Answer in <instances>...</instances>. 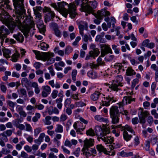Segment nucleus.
I'll use <instances>...</instances> for the list:
<instances>
[{"instance_id":"obj_39","label":"nucleus","mask_w":158,"mask_h":158,"mask_svg":"<svg viewBox=\"0 0 158 158\" xmlns=\"http://www.w3.org/2000/svg\"><path fill=\"white\" fill-rule=\"evenodd\" d=\"M63 126L60 124H57L55 130V131L56 132L62 133L63 132Z\"/></svg>"},{"instance_id":"obj_51","label":"nucleus","mask_w":158,"mask_h":158,"mask_svg":"<svg viewBox=\"0 0 158 158\" xmlns=\"http://www.w3.org/2000/svg\"><path fill=\"white\" fill-rule=\"evenodd\" d=\"M113 68H114L115 69H118L119 71L122 69L123 68V66L122 65V64L120 63L116 64L115 65H114Z\"/></svg>"},{"instance_id":"obj_9","label":"nucleus","mask_w":158,"mask_h":158,"mask_svg":"<svg viewBox=\"0 0 158 158\" xmlns=\"http://www.w3.org/2000/svg\"><path fill=\"white\" fill-rule=\"evenodd\" d=\"M43 11L44 13L47 12L45 19V22L46 23L50 21L51 20H53V18L55 16V14L51 10L50 8L45 6L43 9Z\"/></svg>"},{"instance_id":"obj_47","label":"nucleus","mask_w":158,"mask_h":158,"mask_svg":"<svg viewBox=\"0 0 158 158\" xmlns=\"http://www.w3.org/2000/svg\"><path fill=\"white\" fill-rule=\"evenodd\" d=\"M86 65L87 66H89L91 69H96L99 66L97 64H94L93 63H87Z\"/></svg>"},{"instance_id":"obj_42","label":"nucleus","mask_w":158,"mask_h":158,"mask_svg":"<svg viewBox=\"0 0 158 158\" xmlns=\"http://www.w3.org/2000/svg\"><path fill=\"white\" fill-rule=\"evenodd\" d=\"M83 154L87 156H94V155L92 154V153L89 151V148L84 149L83 150Z\"/></svg>"},{"instance_id":"obj_16","label":"nucleus","mask_w":158,"mask_h":158,"mask_svg":"<svg viewBox=\"0 0 158 158\" xmlns=\"http://www.w3.org/2000/svg\"><path fill=\"white\" fill-rule=\"evenodd\" d=\"M111 127L112 129L118 128H120L122 131H123L125 129H126L128 131L131 132L132 133H135L134 131L132 129L131 127L127 125H126L124 126H122L121 125H118L116 126L112 125Z\"/></svg>"},{"instance_id":"obj_64","label":"nucleus","mask_w":158,"mask_h":158,"mask_svg":"<svg viewBox=\"0 0 158 158\" xmlns=\"http://www.w3.org/2000/svg\"><path fill=\"white\" fill-rule=\"evenodd\" d=\"M16 111L18 112L19 113H20L23 110V107L21 106L17 105L16 106Z\"/></svg>"},{"instance_id":"obj_23","label":"nucleus","mask_w":158,"mask_h":158,"mask_svg":"<svg viewBox=\"0 0 158 158\" xmlns=\"http://www.w3.org/2000/svg\"><path fill=\"white\" fill-rule=\"evenodd\" d=\"M13 37L18 41L22 43L24 40V37L23 35L20 32L13 35Z\"/></svg>"},{"instance_id":"obj_63","label":"nucleus","mask_w":158,"mask_h":158,"mask_svg":"<svg viewBox=\"0 0 158 158\" xmlns=\"http://www.w3.org/2000/svg\"><path fill=\"white\" fill-rule=\"evenodd\" d=\"M19 90L21 94L23 96H27V92L25 89L24 88H21L19 89Z\"/></svg>"},{"instance_id":"obj_5","label":"nucleus","mask_w":158,"mask_h":158,"mask_svg":"<svg viewBox=\"0 0 158 158\" xmlns=\"http://www.w3.org/2000/svg\"><path fill=\"white\" fill-rule=\"evenodd\" d=\"M54 56V54L53 53L48 52L44 53L41 55L40 58L44 61L47 60L46 64L48 65L55 62V59L52 58Z\"/></svg>"},{"instance_id":"obj_13","label":"nucleus","mask_w":158,"mask_h":158,"mask_svg":"<svg viewBox=\"0 0 158 158\" xmlns=\"http://www.w3.org/2000/svg\"><path fill=\"white\" fill-rule=\"evenodd\" d=\"M93 48H94L93 50L89 52L90 55L86 56L85 58V60H87L89 59L91 57L94 58L99 55L100 53L99 49L97 48H95L94 45H93Z\"/></svg>"},{"instance_id":"obj_26","label":"nucleus","mask_w":158,"mask_h":158,"mask_svg":"<svg viewBox=\"0 0 158 158\" xmlns=\"http://www.w3.org/2000/svg\"><path fill=\"white\" fill-rule=\"evenodd\" d=\"M37 26L40 32L42 34L44 33L45 31V27L43 24V22L38 23L37 24Z\"/></svg>"},{"instance_id":"obj_60","label":"nucleus","mask_w":158,"mask_h":158,"mask_svg":"<svg viewBox=\"0 0 158 158\" xmlns=\"http://www.w3.org/2000/svg\"><path fill=\"white\" fill-rule=\"evenodd\" d=\"M25 126L26 127V130L27 131H31L32 130V128L30 124L27 123H25Z\"/></svg>"},{"instance_id":"obj_52","label":"nucleus","mask_w":158,"mask_h":158,"mask_svg":"<svg viewBox=\"0 0 158 158\" xmlns=\"http://www.w3.org/2000/svg\"><path fill=\"white\" fill-rule=\"evenodd\" d=\"M58 93V91L57 90H53L51 94V96L52 98L53 99L56 98L57 96Z\"/></svg>"},{"instance_id":"obj_49","label":"nucleus","mask_w":158,"mask_h":158,"mask_svg":"<svg viewBox=\"0 0 158 158\" xmlns=\"http://www.w3.org/2000/svg\"><path fill=\"white\" fill-rule=\"evenodd\" d=\"M4 83L3 82H2L0 84V86L1 89L3 93H5L7 88L4 85Z\"/></svg>"},{"instance_id":"obj_12","label":"nucleus","mask_w":158,"mask_h":158,"mask_svg":"<svg viewBox=\"0 0 158 158\" xmlns=\"http://www.w3.org/2000/svg\"><path fill=\"white\" fill-rule=\"evenodd\" d=\"M101 49V56L104 57L108 53H112V50L110 46L106 44H102L100 45Z\"/></svg>"},{"instance_id":"obj_56","label":"nucleus","mask_w":158,"mask_h":158,"mask_svg":"<svg viewBox=\"0 0 158 158\" xmlns=\"http://www.w3.org/2000/svg\"><path fill=\"white\" fill-rule=\"evenodd\" d=\"M147 121L149 124L151 125L153 122V118L151 116H149L147 118Z\"/></svg>"},{"instance_id":"obj_33","label":"nucleus","mask_w":158,"mask_h":158,"mask_svg":"<svg viewBox=\"0 0 158 158\" xmlns=\"http://www.w3.org/2000/svg\"><path fill=\"white\" fill-rule=\"evenodd\" d=\"M123 135L124 139L127 141L130 140L132 137L131 135H129L127 132L126 131H124Z\"/></svg>"},{"instance_id":"obj_41","label":"nucleus","mask_w":158,"mask_h":158,"mask_svg":"<svg viewBox=\"0 0 158 158\" xmlns=\"http://www.w3.org/2000/svg\"><path fill=\"white\" fill-rule=\"evenodd\" d=\"M111 26V23H108L107 26L106 24L104 23H102V27L104 31H107L108 30V28H110Z\"/></svg>"},{"instance_id":"obj_58","label":"nucleus","mask_w":158,"mask_h":158,"mask_svg":"<svg viewBox=\"0 0 158 158\" xmlns=\"http://www.w3.org/2000/svg\"><path fill=\"white\" fill-rule=\"evenodd\" d=\"M64 145L65 146H68L69 148H71L72 146V144H71L70 141L68 139H66L64 143Z\"/></svg>"},{"instance_id":"obj_6","label":"nucleus","mask_w":158,"mask_h":158,"mask_svg":"<svg viewBox=\"0 0 158 158\" xmlns=\"http://www.w3.org/2000/svg\"><path fill=\"white\" fill-rule=\"evenodd\" d=\"M59 12L64 17L66 18L68 14H69V5H68L66 2H59Z\"/></svg>"},{"instance_id":"obj_18","label":"nucleus","mask_w":158,"mask_h":158,"mask_svg":"<svg viewBox=\"0 0 158 158\" xmlns=\"http://www.w3.org/2000/svg\"><path fill=\"white\" fill-rule=\"evenodd\" d=\"M132 99L131 98V97L129 96H125L124 97L122 101L119 102L118 104L119 105V108L121 106H123L125 105V102L127 104V103H130Z\"/></svg>"},{"instance_id":"obj_54","label":"nucleus","mask_w":158,"mask_h":158,"mask_svg":"<svg viewBox=\"0 0 158 158\" xmlns=\"http://www.w3.org/2000/svg\"><path fill=\"white\" fill-rule=\"evenodd\" d=\"M23 121V120L20 119L19 118L15 119L13 121V122L15 124V125L16 127L19 124V123L22 122Z\"/></svg>"},{"instance_id":"obj_3","label":"nucleus","mask_w":158,"mask_h":158,"mask_svg":"<svg viewBox=\"0 0 158 158\" xmlns=\"http://www.w3.org/2000/svg\"><path fill=\"white\" fill-rule=\"evenodd\" d=\"M87 1V3L85 5L81 6L84 11L87 12L88 14L91 13L93 12V9H95L97 6V2L96 1H89V0H86Z\"/></svg>"},{"instance_id":"obj_43","label":"nucleus","mask_w":158,"mask_h":158,"mask_svg":"<svg viewBox=\"0 0 158 158\" xmlns=\"http://www.w3.org/2000/svg\"><path fill=\"white\" fill-rule=\"evenodd\" d=\"M77 74V71L76 69L73 70L72 72V78L74 81H76V76Z\"/></svg>"},{"instance_id":"obj_14","label":"nucleus","mask_w":158,"mask_h":158,"mask_svg":"<svg viewBox=\"0 0 158 158\" xmlns=\"http://www.w3.org/2000/svg\"><path fill=\"white\" fill-rule=\"evenodd\" d=\"M110 15V12L106 10L102 9L101 10H98L95 16L97 19H102L104 16H106Z\"/></svg>"},{"instance_id":"obj_21","label":"nucleus","mask_w":158,"mask_h":158,"mask_svg":"<svg viewBox=\"0 0 158 158\" xmlns=\"http://www.w3.org/2000/svg\"><path fill=\"white\" fill-rule=\"evenodd\" d=\"M110 115H120V113L117 106H112L110 110Z\"/></svg>"},{"instance_id":"obj_50","label":"nucleus","mask_w":158,"mask_h":158,"mask_svg":"<svg viewBox=\"0 0 158 158\" xmlns=\"http://www.w3.org/2000/svg\"><path fill=\"white\" fill-rule=\"evenodd\" d=\"M126 48L128 50H130V48L129 45L127 44H126L125 46H123L121 47L122 51L123 52H126Z\"/></svg>"},{"instance_id":"obj_57","label":"nucleus","mask_w":158,"mask_h":158,"mask_svg":"<svg viewBox=\"0 0 158 158\" xmlns=\"http://www.w3.org/2000/svg\"><path fill=\"white\" fill-rule=\"evenodd\" d=\"M2 151L3 154L6 155L9 154L10 153V151L9 149L3 148L2 149Z\"/></svg>"},{"instance_id":"obj_19","label":"nucleus","mask_w":158,"mask_h":158,"mask_svg":"<svg viewBox=\"0 0 158 158\" xmlns=\"http://www.w3.org/2000/svg\"><path fill=\"white\" fill-rule=\"evenodd\" d=\"M9 0H1L0 2L1 8L2 7L7 10H11V8L9 5Z\"/></svg>"},{"instance_id":"obj_25","label":"nucleus","mask_w":158,"mask_h":158,"mask_svg":"<svg viewBox=\"0 0 158 158\" xmlns=\"http://www.w3.org/2000/svg\"><path fill=\"white\" fill-rule=\"evenodd\" d=\"M94 118L96 120L100 122H104L106 123L108 122L106 119L104 118L99 115H95Z\"/></svg>"},{"instance_id":"obj_1","label":"nucleus","mask_w":158,"mask_h":158,"mask_svg":"<svg viewBox=\"0 0 158 158\" xmlns=\"http://www.w3.org/2000/svg\"><path fill=\"white\" fill-rule=\"evenodd\" d=\"M9 16L8 15L7 13H3L0 14V20L3 23H6L7 25H10V29L11 33L13 32V30L14 28L17 26L19 28L21 27L22 24L21 22L19 19V18L17 19L14 20L12 18L9 19Z\"/></svg>"},{"instance_id":"obj_62","label":"nucleus","mask_w":158,"mask_h":158,"mask_svg":"<svg viewBox=\"0 0 158 158\" xmlns=\"http://www.w3.org/2000/svg\"><path fill=\"white\" fill-rule=\"evenodd\" d=\"M45 136V134L44 133H42L40 134L38 139L41 142L43 141V139Z\"/></svg>"},{"instance_id":"obj_22","label":"nucleus","mask_w":158,"mask_h":158,"mask_svg":"<svg viewBox=\"0 0 158 158\" xmlns=\"http://www.w3.org/2000/svg\"><path fill=\"white\" fill-rule=\"evenodd\" d=\"M80 34L81 35L83 36L84 35L83 31L84 29L87 30L88 28V24L86 23H85L84 24H80L79 25Z\"/></svg>"},{"instance_id":"obj_32","label":"nucleus","mask_w":158,"mask_h":158,"mask_svg":"<svg viewBox=\"0 0 158 158\" xmlns=\"http://www.w3.org/2000/svg\"><path fill=\"white\" fill-rule=\"evenodd\" d=\"M103 141L106 143H111L114 141L113 138L111 136H108L106 135L105 138L103 139Z\"/></svg>"},{"instance_id":"obj_28","label":"nucleus","mask_w":158,"mask_h":158,"mask_svg":"<svg viewBox=\"0 0 158 158\" xmlns=\"http://www.w3.org/2000/svg\"><path fill=\"white\" fill-rule=\"evenodd\" d=\"M119 115H110L112 119V122L113 124H116L118 122Z\"/></svg>"},{"instance_id":"obj_15","label":"nucleus","mask_w":158,"mask_h":158,"mask_svg":"<svg viewBox=\"0 0 158 158\" xmlns=\"http://www.w3.org/2000/svg\"><path fill=\"white\" fill-rule=\"evenodd\" d=\"M94 139H86L84 141V148L82 149V151H83L84 149L88 148L94 145Z\"/></svg>"},{"instance_id":"obj_29","label":"nucleus","mask_w":158,"mask_h":158,"mask_svg":"<svg viewBox=\"0 0 158 158\" xmlns=\"http://www.w3.org/2000/svg\"><path fill=\"white\" fill-rule=\"evenodd\" d=\"M21 83L22 85H24L25 87L27 88L30 84V82L29 81L28 79L26 77L23 78L21 80Z\"/></svg>"},{"instance_id":"obj_61","label":"nucleus","mask_w":158,"mask_h":158,"mask_svg":"<svg viewBox=\"0 0 158 158\" xmlns=\"http://www.w3.org/2000/svg\"><path fill=\"white\" fill-rule=\"evenodd\" d=\"M7 104L10 107L12 108H14L15 106V103L11 101H8L7 102Z\"/></svg>"},{"instance_id":"obj_46","label":"nucleus","mask_w":158,"mask_h":158,"mask_svg":"<svg viewBox=\"0 0 158 158\" xmlns=\"http://www.w3.org/2000/svg\"><path fill=\"white\" fill-rule=\"evenodd\" d=\"M92 38L90 35L88 36L86 34L84 35L83 38V40L85 42H87L89 40L91 41H92Z\"/></svg>"},{"instance_id":"obj_17","label":"nucleus","mask_w":158,"mask_h":158,"mask_svg":"<svg viewBox=\"0 0 158 158\" xmlns=\"http://www.w3.org/2000/svg\"><path fill=\"white\" fill-rule=\"evenodd\" d=\"M42 96L43 97H46L50 94L51 91V88L48 85H46L42 86Z\"/></svg>"},{"instance_id":"obj_53","label":"nucleus","mask_w":158,"mask_h":158,"mask_svg":"<svg viewBox=\"0 0 158 158\" xmlns=\"http://www.w3.org/2000/svg\"><path fill=\"white\" fill-rule=\"evenodd\" d=\"M3 132L7 137L10 136L12 135L13 131L11 130H7Z\"/></svg>"},{"instance_id":"obj_38","label":"nucleus","mask_w":158,"mask_h":158,"mask_svg":"<svg viewBox=\"0 0 158 158\" xmlns=\"http://www.w3.org/2000/svg\"><path fill=\"white\" fill-rule=\"evenodd\" d=\"M25 142L23 140L20 141L19 143L16 145V149L18 150H20L22 149V146L25 144Z\"/></svg>"},{"instance_id":"obj_31","label":"nucleus","mask_w":158,"mask_h":158,"mask_svg":"<svg viewBox=\"0 0 158 158\" xmlns=\"http://www.w3.org/2000/svg\"><path fill=\"white\" fill-rule=\"evenodd\" d=\"M96 148L98 151L100 152H103L106 154V150L101 144L98 145L96 146Z\"/></svg>"},{"instance_id":"obj_7","label":"nucleus","mask_w":158,"mask_h":158,"mask_svg":"<svg viewBox=\"0 0 158 158\" xmlns=\"http://www.w3.org/2000/svg\"><path fill=\"white\" fill-rule=\"evenodd\" d=\"M95 133L98 136V140L99 139H102L103 141L105 139L107 134L109 132L107 130H104L98 126H97L95 128Z\"/></svg>"},{"instance_id":"obj_10","label":"nucleus","mask_w":158,"mask_h":158,"mask_svg":"<svg viewBox=\"0 0 158 158\" xmlns=\"http://www.w3.org/2000/svg\"><path fill=\"white\" fill-rule=\"evenodd\" d=\"M149 114V113L148 111H144L143 108H139L138 115L140 123L141 124H144L146 122L145 118Z\"/></svg>"},{"instance_id":"obj_20","label":"nucleus","mask_w":158,"mask_h":158,"mask_svg":"<svg viewBox=\"0 0 158 158\" xmlns=\"http://www.w3.org/2000/svg\"><path fill=\"white\" fill-rule=\"evenodd\" d=\"M105 99V101L103 104L106 106H109L111 102L112 103V102H115L116 101V100L114 99V97H111L110 96L106 97Z\"/></svg>"},{"instance_id":"obj_55","label":"nucleus","mask_w":158,"mask_h":158,"mask_svg":"<svg viewBox=\"0 0 158 158\" xmlns=\"http://www.w3.org/2000/svg\"><path fill=\"white\" fill-rule=\"evenodd\" d=\"M73 50V48L70 46H67L65 50V53L69 54Z\"/></svg>"},{"instance_id":"obj_37","label":"nucleus","mask_w":158,"mask_h":158,"mask_svg":"<svg viewBox=\"0 0 158 158\" xmlns=\"http://www.w3.org/2000/svg\"><path fill=\"white\" fill-rule=\"evenodd\" d=\"M19 56V54L17 52H16L12 56L11 58L12 61L15 62H16Z\"/></svg>"},{"instance_id":"obj_30","label":"nucleus","mask_w":158,"mask_h":158,"mask_svg":"<svg viewBox=\"0 0 158 158\" xmlns=\"http://www.w3.org/2000/svg\"><path fill=\"white\" fill-rule=\"evenodd\" d=\"M126 73L127 75L128 76H132L136 74L134 70L130 67L128 68L126 70Z\"/></svg>"},{"instance_id":"obj_27","label":"nucleus","mask_w":158,"mask_h":158,"mask_svg":"<svg viewBox=\"0 0 158 158\" xmlns=\"http://www.w3.org/2000/svg\"><path fill=\"white\" fill-rule=\"evenodd\" d=\"M2 51L3 52V55L6 58H9L10 57V54H11V52L10 50L4 48L2 49Z\"/></svg>"},{"instance_id":"obj_34","label":"nucleus","mask_w":158,"mask_h":158,"mask_svg":"<svg viewBox=\"0 0 158 158\" xmlns=\"http://www.w3.org/2000/svg\"><path fill=\"white\" fill-rule=\"evenodd\" d=\"M51 119V117L50 116H46L45 119H43L42 121L44 123L45 125H49L51 124V122L50 121Z\"/></svg>"},{"instance_id":"obj_24","label":"nucleus","mask_w":158,"mask_h":158,"mask_svg":"<svg viewBox=\"0 0 158 158\" xmlns=\"http://www.w3.org/2000/svg\"><path fill=\"white\" fill-rule=\"evenodd\" d=\"M101 94L99 92L96 91L90 95V98L93 101H96L99 98Z\"/></svg>"},{"instance_id":"obj_11","label":"nucleus","mask_w":158,"mask_h":158,"mask_svg":"<svg viewBox=\"0 0 158 158\" xmlns=\"http://www.w3.org/2000/svg\"><path fill=\"white\" fill-rule=\"evenodd\" d=\"M9 33L8 30L4 26H2L0 28V44L2 45L4 40L6 38V35Z\"/></svg>"},{"instance_id":"obj_8","label":"nucleus","mask_w":158,"mask_h":158,"mask_svg":"<svg viewBox=\"0 0 158 158\" xmlns=\"http://www.w3.org/2000/svg\"><path fill=\"white\" fill-rule=\"evenodd\" d=\"M80 0H75L74 4L70 3L69 7V12L70 17L72 18H74L77 15L76 12V6L79 4Z\"/></svg>"},{"instance_id":"obj_35","label":"nucleus","mask_w":158,"mask_h":158,"mask_svg":"<svg viewBox=\"0 0 158 158\" xmlns=\"http://www.w3.org/2000/svg\"><path fill=\"white\" fill-rule=\"evenodd\" d=\"M62 100V98H59L56 100V102L57 103V106L59 109H61L62 106V104L61 103Z\"/></svg>"},{"instance_id":"obj_4","label":"nucleus","mask_w":158,"mask_h":158,"mask_svg":"<svg viewBox=\"0 0 158 158\" xmlns=\"http://www.w3.org/2000/svg\"><path fill=\"white\" fill-rule=\"evenodd\" d=\"M123 77L121 75H118L116 77V80L113 81L112 84L110 85L109 84V87L112 90L117 92L120 89L119 86H122L123 85L120 82L122 81Z\"/></svg>"},{"instance_id":"obj_36","label":"nucleus","mask_w":158,"mask_h":158,"mask_svg":"<svg viewBox=\"0 0 158 158\" xmlns=\"http://www.w3.org/2000/svg\"><path fill=\"white\" fill-rule=\"evenodd\" d=\"M120 155L123 157H126L130 156H132L133 155V153L131 152L127 153L123 151H122L120 153Z\"/></svg>"},{"instance_id":"obj_45","label":"nucleus","mask_w":158,"mask_h":158,"mask_svg":"<svg viewBox=\"0 0 158 158\" xmlns=\"http://www.w3.org/2000/svg\"><path fill=\"white\" fill-rule=\"evenodd\" d=\"M75 105L76 107H82L84 106H85L86 105V104L85 103H84L83 102L80 101L76 102Z\"/></svg>"},{"instance_id":"obj_48","label":"nucleus","mask_w":158,"mask_h":158,"mask_svg":"<svg viewBox=\"0 0 158 158\" xmlns=\"http://www.w3.org/2000/svg\"><path fill=\"white\" fill-rule=\"evenodd\" d=\"M49 47L48 45L45 43H42L40 44V48L43 50H46Z\"/></svg>"},{"instance_id":"obj_59","label":"nucleus","mask_w":158,"mask_h":158,"mask_svg":"<svg viewBox=\"0 0 158 158\" xmlns=\"http://www.w3.org/2000/svg\"><path fill=\"white\" fill-rule=\"evenodd\" d=\"M41 128L40 127H38L36 128L34 131V135L37 136L41 131Z\"/></svg>"},{"instance_id":"obj_2","label":"nucleus","mask_w":158,"mask_h":158,"mask_svg":"<svg viewBox=\"0 0 158 158\" xmlns=\"http://www.w3.org/2000/svg\"><path fill=\"white\" fill-rule=\"evenodd\" d=\"M13 5L15 10V12L18 17L22 18L25 13L23 4L24 0H13Z\"/></svg>"},{"instance_id":"obj_44","label":"nucleus","mask_w":158,"mask_h":158,"mask_svg":"<svg viewBox=\"0 0 158 158\" xmlns=\"http://www.w3.org/2000/svg\"><path fill=\"white\" fill-rule=\"evenodd\" d=\"M86 134L87 135L91 136H94L95 135L96 133L94 132V130L90 128L86 131Z\"/></svg>"},{"instance_id":"obj_40","label":"nucleus","mask_w":158,"mask_h":158,"mask_svg":"<svg viewBox=\"0 0 158 158\" xmlns=\"http://www.w3.org/2000/svg\"><path fill=\"white\" fill-rule=\"evenodd\" d=\"M0 140L4 141L5 142H7L8 141L7 136L3 132L0 134Z\"/></svg>"}]
</instances>
